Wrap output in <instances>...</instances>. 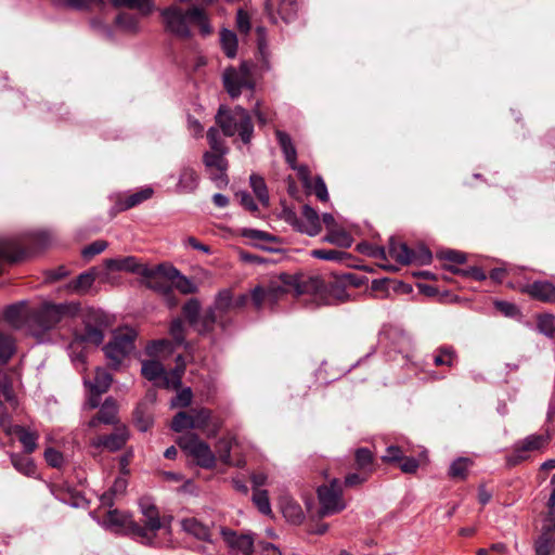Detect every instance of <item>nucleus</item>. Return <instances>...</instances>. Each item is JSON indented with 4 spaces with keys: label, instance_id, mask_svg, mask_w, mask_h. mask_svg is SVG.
Segmentation results:
<instances>
[{
    "label": "nucleus",
    "instance_id": "f257e3e1",
    "mask_svg": "<svg viewBox=\"0 0 555 555\" xmlns=\"http://www.w3.org/2000/svg\"><path fill=\"white\" fill-rule=\"evenodd\" d=\"M166 28L179 38L191 37V25H196L203 36H208L212 33V27L209 23L205 10L193 7L183 11L177 5L169 7L162 12Z\"/></svg>",
    "mask_w": 555,
    "mask_h": 555
},
{
    "label": "nucleus",
    "instance_id": "f03ea898",
    "mask_svg": "<svg viewBox=\"0 0 555 555\" xmlns=\"http://www.w3.org/2000/svg\"><path fill=\"white\" fill-rule=\"evenodd\" d=\"M270 305H274L284 294L295 293L296 295L308 294L309 292H319L322 288L320 276H309L301 279L292 274H281L272 280L268 287H264Z\"/></svg>",
    "mask_w": 555,
    "mask_h": 555
},
{
    "label": "nucleus",
    "instance_id": "7ed1b4c3",
    "mask_svg": "<svg viewBox=\"0 0 555 555\" xmlns=\"http://www.w3.org/2000/svg\"><path fill=\"white\" fill-rule=\"evenodd\" d=\"M216 121L227 137L238 134L242 142L250 143L254 132V125L249 113L242 106L227 109L221 106L216 116Z\"/></svg>",
    "mask_w": 555,
    "mask_h": 555
},
{
    "label": "nucleus",
    "instance_id": "20e7f679",
    "mask_svg": "<svg viewBox=\"0 0 555 555\" xmlns=\"http://www.w3.org/2000/svg\"><path fill=\"white\" fill-rule=\"evenodd\" d=\"M235 309L234 298L232 292L228 288L221 289L214 301V305L202 317L201 334L209 333L212 331L214 325L218 324L225 328L230 323L227 314Z\"/></svg>",
    "mask_w": 555,
    "mask_h": 555
},
{
    "label": "nucleus",
    "instance_id": "39448f33",
    "mask_svg": "<svg viewBox=\"0 0 555 555\" xmlns=\"http://www.w3.org/2000/svg\"><path fill=\"white\" fill-rule=\"evenodd\" d=\"M140 509L143 516V524L135 522L132 525V535L141 543L152 544L156 532L162 528V521L156 506L146 499L140 501Z\"/></svg>",
    "mask_w": 555,
    "mask_h": 555
},
{
    "label": "nucleus",
    "instance_id": "423d86ee",
    "mask_svg": "<svg viewBox=\"0 0 555 555\" xmlns=\"http://www.w3.org/2000/svg\"><path fill=\"white\" fill-rule=\"evenodd\" d=\"M135 336V331L126 328L117 332L113 339L104 347L105 357L112 369L117 370L122 361L132 352Z\"/></svg>",
    "mask_w": 555,
    "mask_h": 555
},
{
    "label": "nucleus",
    "instance_id": "0eeeda50",
    "mask_svg": "<svg viewBox=\"0 0 555 555\" xmlns=\"http://www.w3.org/2000/svg\"><path fill=\"white\" fill-rule=\"evenodd\" d=\"M322 281V288L319 292H309L320 304L332 305L335 302H344L350 294L347 292L348 286L354 287L358 283L353 274H346L343 278L335 279L328 284Z\"/></svg>",
    "mask_w": 555,
    "mask_h": 555
},
{
    "label": "nucleus",
    "instance_id": "6e6552de",
    "mask_svg": "<svg viewBox=\"0 0 555 555\" xmlns=\"http://www.w3.org/2000/svg\"><path fill=\"white\" fill-rule=\"evenodd\" d=\"M388 254L390 258L403 266H426L433 260V254L426 246L421 245L416 249H411L405 243L393 237L389 240Z\"/></svg>",
    "mask_w": 555,
    "mask_h": 555
},
{
    "label": "nucleus",
    "instance_id": "1a4fd4ad",
    "mask_svg": "<svg viewBox=\"0 0 555 555\" xmlns=\"http://www.w3.org/2000/svg\"><path fill=\"white\" fill-rule=\"evenodd\" d=\"M177 443L189 456H192L201 467L211 468L215 466V453L196 434L186 433L178 438Z\"/></svg>",
    "mask_w": 555,
    "mask_h": 555
},
{
    "label": "nucleus",
    "instance_id": "9d476101",
    "mask_svg": "<svg viewBox=\"0 0 555 555\" xmlns=\"http://www.w3.org/2000/svg\"><path fill=\"white\" fill-rule=\"evenodd\" d=\"M284 220L296 231L312 237L317 236L322 230L318 211L309 205L302 206L301 218L293 210H284Z\"/></svg>",
    "mask_w": 555,
    "mask_h": 555
},
{
    "label": "nucleus",
    "instance_id": "9b49d317",
    "mask_svg": "<svg viewBox=\"0 0 555 555\" xmlns=\"http://www.w3.org/2000/svg\"><path fill=\"white\" fill-rule=\"evenodd\" d=\"M85 330L79 335L81 341L99 346L104 340V331L109 326L111 320L102 310L90 309L85 317Z\"/></svg>",
    "mask_w": 555,
    "mask_h": 555
},
{
    "label": "nucleus",
    "instance_id": "f8f14e48",
    "mask_svg": "<svg viewBox=\"0 0 555 555\" xmlns=\"http://www.w3.org/2000/svg\"><path fill=\"white\" fill-rule=\"evenodd\" d=\"M318 498L320 501L319 515L321 517L337 514L346 508L341 486L337 479L331 481L330 485L321 486L318 489Z\"/></svg>",
    "mask_w": 555,
    "mask_h": 555
},
{
    "label": "nucleus",
    "instance_id": "ddd939ff",
    "mask_svg": "<svg viewBox=\"0 0 555 555\" xmlns=\"http://www.w3.org/2000/svg\"><path fill=\"white\" fill-rule=\"evenodd\" d=\"M223 85L233 99L240 96L243 89H254L251 66L244 62L237 68H228L223 74Z\"/></svg>",
    "mask_w": 555,
    "mask_h": 555
},
{
    "label": "nucleus",
    "instance_id": "4468645a",
    "mask_svg": "<svg viewBox=\"0 0 555 555\" xmlns=\"http://www.w3.org/2000/svg\"><path fill=\"white\" fill-rule=\"evenodd\" d=\"M105 266L108 270L131 272L143 278H154V275L157 274L156 267H149L147 264L141 263L133 256L106 259Z\"/></svg>",
    "mask_w": 555,
    "mask_h": 555
},
{
    "label": "nucleus",
    "instance_id": "2eb2a0df",
    "mask_svg": "<svg viewBox=\"0 0 555 555\" xmlns=\"http://www.w3.org/2000/svg\"><path fill=\"white\" fill-rule=\"evenodd\" d=\"M70 312L68 305L43 304L37 313V322L43 330L55 326Z\"/></svg>",
    "mask_w": 555,
    "mask_h": 555
},
{
    "label": "nucleus",
    "instance_id": "dca6fc26",
    "mask_svg": "<svg viewBox=\"0 0 555 555\" xmlns=\"http://www.w3.org/2000/svg\"><path fill=\"white\" fill-rule=\"evenodd\" d=\"M550 439L551 435L547 433L540 435H530L525 439L520 440L515 444L514 448V463L526 460L528 457L529 452L542 450L547 446Z\"/></svg>",
    "mask_w": 555,
    "mask_h": 555
},
{
    "label": "nucleus",
    "instance_id": "f3484780",
    "mask_svg": "<svg viewBox=\"0 0 555 555\" xmlns=\"http://www.w3.org/2000/svg\"><path fill=\"white\" fill-rule=\"evenodd\" d=\"M157 274H163L164 279L171 282L172 285L182 294H193L197 291L196 284L182 275L175 267L158 264L156 266Z\"/></svg>",
    "mask_w": 555,
    "mask_h": 555
},
{
    "label": "nucleus",
    "instance_id": "a211bd4d",
    "mask_svg": "<svg viewBox=\"0 0 555 555\" xmlns=\"http://www.w3.org/2000/svg\"><path fill=\"white\" fill-rule=\"evenodd\" d=\"M221 534L227 545L234 552L242 555L254 553V538L250 534H240L230 529H222Z\"/></svg>",
    "mask_w": 555,
    "mask_h": 555
},
{
    "label": "nucleus",
    "instance_id": "6ab92c4d",
    "mask_svg": "<svg viewBox=\"0 0 555 555\" xmlns=\"http://www.w3.org/2000/svg\"><path fill=\"white\" fill-rule=\"evenodd\" d=\"M199 175L194 168L190 166H183L179 171L175 192L178 194L194 193L199 185Z\"/></svg>",
    "mask_w": 555,
    "mask_h": 555
},
{
    "label": "nucleus",
    "instance_id": "aec40b11",
    "mask_svg": "<svg viewBox=\"0 0 555 555\" xmlns=\"http://www.w3.org/2000/svg\"><path fill=\"white\" fill-rule=\"evenodd\" d=\"M117 413L118 406L115 400L107 398L101 405L99 413L89 421L88 425L89 427H96L99 424H116L118 422Z\"/></svg>",
    "mask_w": 555,
    "mask_h": 555
},
{
    "label": "nucleus",
    "instance_id": "412c9836",
    "mask_svg": "<svg viewBox=\"0 0 555 555\" xmlns=\"http://www.w3.org/2000/svg\"><path fill=\"white\" fill-rule=\"evenodd\" d=\"M522 292L529 294L532 298L555 302V285L547 281H537L521 288Z\"/></svg>",
    "mask_w": 555,
    "mask_h": 555
},
{
    "label": "nucleus",
    "instance_id": "4be33fe9",
    "mask_svg": "<svg viewBox=\"0 0 555 555\" xmlns=\"http://www.w3.org/2000/svg\"><path fill=\"white\" fill-rule=\"evenodd\" d=\"M128 440V434L125 428H117L115 433L108 436H100L93 440L92 444L96 448L104 447L109 451L120 450Z\"/></svg>",
    "mask_w": 555,
    "mask_h": 555
},
{
    "label": "nucleus",
    "instance_id": "5701e85b",
    "mask_svg": "<svg viewBox=\"0 0 555 555\" xmlns=\"http://www.w3.org/2000/svg\"><path fill=\"white\" fill-rule=\"evenodd\" d=\"M104 524L106 527L115 530H126L132 535V525L134 524V520L130 515L113 509L107 513Z\"/></svg>",
    "mask_w": 555,
    "mask_h": 555
},
{
    "label": "nucleus",
    "instance_id": "b1692460",
    "mask_svg": "<svg viewBox=\"0 0 555 555\" xmlns=\"http://www.w3.org/2000/svg\"><path fill=\"white\" fill-rule=\"evenodd\" d=\"M280 507L283 516L291 524L298 525L305 518L301 506L291 498H282Z\"/></svg>",
    "mask_w": 555,
    "mask_h": 555
},
{
    "label": "nucleus",
    "instance_id": "393cba45",
    "mask_svg": "<svg viewBox=\"0 0 555 555\" xmlns=\"http://www.w3.org/2000/svg\"><path fill=\"white\" fill-rule=\"evenodd\" d=\"M177 362L179 363L176 369L165 372L163 376V382L157 383V387H164L167 389H178L181 386V379L184 374V362L182 361V357L178 356Z\"/></svg>",
    "mask_w": 555,
    "mask_h": 555
},
{
    "label": "nucleus",
    "instance_id": "a878e982",
    "mask_svg": "<svg viewBox=\"0 0 555 555\" xmlns=\"http://www.w3.org/2000/svg\"><path fill=\"white\" fill-rule=\"evenodd\" d=\"M181 527L183 531L195 537L198 540L209 541L210 529L194 517L185 518L181 520Z\"/></svg>",
    "mask_w": 555,
    "mask_h": 555
},
{
    "label": "nucleus",
    "instance_id": "bb28decb",
    "mask_svg": "<svg viewBox=\"0 0 555 555\" xmlns=\"http://www.w3.org/2000/svg\"><path fill=\"white\" fill-rule=\"evenodd\" d=\"M7 433L18 437V440L22 442L26 453H31L36 450L38 439L37 434L28 431L25 427L20 425L9 427Z\"/></svg>",
    "mask_w": 555,
    "mask_h": 555
},
{
    "label": "nucleus",
    "instance_id": "cd10ccee",
    "mask_svg": "<svg viewBox=\"0 0 555 555\" xmlns=\"http://www.w3.org/2000/svg\"><path fill=\"white\" fill-rule=\"evenodd\" d=\"M112 382V375L106 370L98 367L93 380H85V384L89 386L90 392L102 395L108 390Z\"/></svg>",
    "mask_w": 555,
    "mask_h": 555
},
{
    "label": "nucleus",
    "instance_id": "c85d7f7f",
    "mask_svg": "<svg viewBox=\"0 0 555 555\" xmlns=\"http://www.w3.org/2000/svg\"><path fill=\"white\" fill-rule=\"evenodd\" d=\"M275 134L283 151V154L285 156L286 163L289 165L292 169H297V152L292 142L291 137L287 133L280 130H276Z\"/></svg>",
    "mask_w": 555,
    "mask_h": 555
},
{
    "label": "nucleus",
    "instance_id": "c756f323",
    "mask_svg": "<svg viewBox=\"0 0 555 555\" xmlns=\"http://www.w3.org/2000/svg\"><path fill=\"white\" fill-rule=\"evenodd\" d=\"M165 369L163 364L155 360H147L142 362L141 373L142 375L157 386V383L163 382L165 375Z\"/></svg>",
    "mask_w": 555,
    "mask_h": 555
},
{
    "label": "nucleus",
    "instance_id": "7c9ffc66",
    "mask_svg": "<svg viewBox=\"0 0 555 555\" xmlns=\"http://www.w3.org/2000/svg\"><path fill=\"white\" fill-rule=\"evenodd\" d=\"M433 360L437 366L446 365L452 367L457 361V354L453 347L441 346L436 349Z\"/></svg>",
    "mask_w": 555,
    "mask_h": 555
},
{
    "label": "nucleus",
    "instance_id": "2f4dec72",
    "mask_svg": "<svg viewBox=\"0 0 555 555\" xmlns=\"http://www.w3.org/2000/svg\"><path fill=\"white\" fill-rule=\"evenodd\" d=\"M154 191L152 188H144L131 195H128L124 201L118 203L119 210H127L152 197Z\"/></svg>",
    "mask_w": 555,
    "mask_h": 555
},
{
    "label": "nucleus",
    "instance_id": "473e14b6",
    "mask_svg": "<svg viewBox=\"0 0 555 555\" xmlns=\"http://www.w3.org/2000/svg\"><path fill=\"white\" fill-rule=\"evenodd\" d=\"M235 442H236L235 438H233V437H223V438L219 439L217 442V446H216L217 453L222 463H224L227 465L242 466L243 463L241 461L233 464L232 459H231V450Z\"/></svg>",
    "mask_w": 555,
    "mask_h": 555
},
{
    "label": "nucleus",
    "instance_id": "72a5a7b5",
    "mask_svg": "<svg viewBox=\"0 0 555 555\" xmlns=\"http://www.w3.org/2000/svg\"><path fill=\"white\" fill-rule=\"evenodd\" d=\"M3 322L10 327L20 328L24 322L23 306L12 305L3 312Z\"/></svg>",
    "mask_w": 555,
    "mask_h": 555
},
{
    "label": "nucleus",
    "instance_id": "f704fd0d",
    "mask_svg": "<svg viewBox=\"0 0 555 555\" xmlns=\"http://www.w3.org/2000/svg\"><path fill=\"white\" fill-rule=\"evenodd\" d=\"M182 310H183L185 318L189 320V322L192 325L197 326L198 331L201 328H203L202 327V318L201 319L198 318L199 310H201V304L197 299L191 298L190 300H188L184 304Z\"/></svg>",
    "mask_w": 555,
    "mask_h": 555
},
{
    "label": "nucleus",
    "instance_id": "c9c22d12",
    "mask_svg": "<svg viewBox=\"0 0 555 555\" xmlns=\"http://www.w3.org/2000/svg\"><path fill=\"white\" fill-rule=\"evenodd\" d=\"M324 242L348 248L352 244L351 235L345 230L331 229L324 237Z\"/></svg>",
    "mask_w": 555,
    "mask_h": 555
},
{
    "label": "nucleus",
    "instance_id": "e433bc0d",
    "mask_svg": "<svg viewBox=\"0 0 555 555\" xmlns=\"http://www.w3.org/2000/svg\"><path fill=\"white\" fill-rule=\"evenodd\" d=\"M192 429H205L211 423V411L206 408L191 410Z\"/></svg>",
    "mask_w": 555,
    "mask_h": 555
},
{
    "label": "nucleus",
    "instance_id": "4c0bfd02",
    "mask_svg": "<svg viewBox=\"0 0 555 555\" xmlns=\"http://www.w3.org/2000/svg\"><path fill=\"white\" fill-rule=\"evenodd\" d=\"M11 462L16 470L26 476H31L36 472V467L33 460L27 455L12 454Z\"/></svg>",
    "mask_w": 555,
    "mask_h": 555
},
{
    "label": "nucleus",
    "instance_id": "58836bf2",
    "mask_svg": "<svg viewBox=\"0 0 555 555\" xmlns=\"http://www.w3.org/2000/svg\"><path fill=\"white\" fill-rule=\"evenodd\" d=\"M176 344L169 339L153 340L146 346V353L153 357L169 354L173 351Z\"/></svg>",
    "mask_w": 555,
    "mask_h": 555
},
{
    "label": "nucleus",
    "instance_id": "ea45409f",
    "mask_svg": "<svg viewBox=\"0 0 555 555\" xmlns=\"http://www.w3.org/2000/svg\"><path fill=\"white\" fill-rule=\"evenodd\" d=\"M250 186L256 194L257 198L263 206L269 205V194L267 185L262 177L258 175H251L249 178Z\"/></svg>",
    "mask_w": 555,
    "mask_h": 555
},
{
    "label": "nucleus",
    "instance_id": "a19ab883",
    "mask_svg": "<svg viewBox=\"0 0 555 555\" xmlns=\"http://www.w3.org/2000/svg\"><path fill=\"white\" fill-rule=\"evenodd\" d=\"M221 152H206L203 156V162L208 168H216L218 171L223 173L227 170V160Z\"/></svg>",
    "mask_w": 555,
    "mask_h": 555
},
{
    "label": "nucleus",
    "instance_id": "79ce46f5",
    "mask_svg": "<svg viewBox=\"0 0 555 555\" xmlns=\"http://www.w3.org/2000/svg\"><path fill=\"white\" fill-rule=\"evenodd\" d=\"M162 278H164L163 274H155L154 278H145V279L147 280L149 287L166 295L168 297V305L170 307H175V306H177V300H172L169 296L171 293V286L166 282H162L160 281Z\"/></svg>",
    "mask_w": 555,
    "mask_h": 555
},
{
    "label": "nucleus",
    "instance_id": "37998d69",
    "mask_svg": "<svg viewBox=\"0 0 555 555\" xmlns=\"http://www.w3.org/2000/svg\"><path fill=\"white\" fill-rule=\"evenodd\" d=\"M220 41L227 56L234 57L237 50L236 35L231 30L223 29L220 34Z\"/></svg>",
    "mask_w": 555,
    "mask_h": 555
},
{
    "label": "nucleus",
    "instance_id": "c03bdc74",
    "mask_svg": "<svg viewBox=\"0 0 555 555\" xmlns=\"http://www.w3.org/2000/svg\"><path fill=\"white\" fill-rule=\"evenodd\" d=\"M134 420L141 431H146L153 424L151 414L146 411L145 403H140L134 411Z\"/></svg>",
    "mask_w": 555,
    "mask_h": 555
},
{
    "label": "nucleus",
    "instance_id": "a18cd8bd",
    "mask_svg": "<svg viewBox=\"0 0 555 555\" xmlns=\"http://www.w3.org/2000/svg\"><path fill=\"white\" fill-rule=\"evenodd\" d=\"M554 550V538L553 535L544 531L535 542V553L538 555H551Z\"/></svg>",
    "mask_w": 555,
    "mask_h": 555
},
{
    "label": "nucleus",
    "instance_id": "49530a36",
    "mask_svg": "<svg viewBox=\"0 0 555 555\" xmlns=\"http://www.w3.org/2000/svg\"><path fill=\"white\" fill-rule=\"evenodd\" d=\"M95 273L88 271L81 273L73 283L72 288L78 293H86L94 283Z\"/></svg>",
    "mask_w": 555,
    "mask_h": 555
},
{
    "label": "nucleus",
    "instance_id": "de8ad7c7",
    "mask_svg": "<svg viewBox=\"0 0 555 555\" xmlns=\"http://www.w3.org/2000/svg\"><path fill=\"white\" fill-rule=\"evenodd\" d=\"M116 5H125L131 9L139 10L142 14L146 15L152 12V0H113Z\"/></svg>",
    "mask_w": 555,
    "mask_h": 555
},
{
    "label": "nucleus",
    "instance_id": "09e8293b",
    "mask_svg": "<svg viewBox=\"0 0 555 555\" xmlns=\"http://www.w3.org/2000/svg\"><path fill=\"white\" fill-rule=\"evenodd\" d=\"M253 502L263 515L271 514V504L266 490H255L253 493Z\"/></svg>",
    "mask_w": 555,
    "mask_h": 555
},
{
    "label": "nucleus",
    "instance_id": "8fccbe9b",
    "mask_svg": "<svg viewBox=\"0 0 555 555\" xmlns=\"http://www.w3.org/2000/svg\"><path fill=\"white\" fill-rule=\"evenodd\" d=\"M296 0H279V14L285 22H291L297 14Z\"/></svg>",
    "mask_w": 555,
    "mask_h": 555
},
{
    "label": "nucleus",
    "instance_id": "3c124183",
    "mask_svg": "<svg viewBox=\"0 0 555 555\" xmlns=\"http://www.w3.org/2000/svg\"><path fill=\"white\" fill-rule=\"evenodd\" d=\"M192 415L191 412H178L171 422V429L176 433H181L185 429H192Z\"/></svg>",
    "mask_w": 555,
    "mask_h": 555
},
{
    "label": "nucleus",
    "instance_id": "603ef678",
    "mask_svg": "<svg viewBox=\"0 0 555 555\" xmlns=\"http://www.w3.org/2000/svg\"><path fill=\"white\" fill-rule=\"evenodd\" d=\"M538 327L546 336H553L555 333V315L542 314L538 319Z\"/></svg>",
    "mask_w": 555,
    "mask_h": 555
},
{
    "label": "nucleus",
    "instance_id": "864d4df0",
    "mask_svg": "<svg viewBox=\"0 0 555 555\" xmlns=\"http://www.w3.org/2000/svg\"><path fill=\"white\" fill-rule=\"evenodd\" d=\"M116 24L126 31H133L138 27V18L133 14L121 13L116 17Z\"/></svg>",
    "mask_w": 555,
    "mask_h": 555
},
{
    "label": "nucleus",
    "instance_id": "5fc2aeb1",
    "mask_svg": "<svg viewBox=\"0 0 555 555\" xmlns=\"http://www.w3.org/2000/svg\"><path fill=\"white\" fill-rule=\"evenodd\" d=\"M207 140L212 151L225 153L227 149L222 139L220 138L219 130L217 128L211 127L207 131Z\"/></svg>",
    "mask_w": 555,
    "mask_h": 555
},
{
    "label": "nucleus",
    "instance_id": "6e6d98bb",
    "mask_svg": "<svg viewBox=\"0 0 555 555\" xmlns=\"http://www.w3.org/2000/svg\"><path fill=\"white\" fill-rule=\"evenodd\" d=\"M169 333L173 339V343L181 345L184 341V326L181 319H176L171 322Z\"/></svg>",
    "mask_w": 555,
    "mask_h": 555
},
{
    "label": "nucleus",
    "instance_id": "4d7b16f0",
    "mask_svg": "<svg viewBox=\"0 0 555 555\" xmlns=\"http://www.w3.org/2000/svg\"><path fill=\"white\" fill-rule=\"evenodd\" d=\"M193 398V393L191 388H184L177 393V396L171 400L172 408H186L191 404Z\"/></svg>",
    "mask_w": 555,
    "mask_h": 555
},
{
    "label": "nucleus",
    "instance_id": "13d9d810",
    "mask_svg": "<svg viewBox=\"0 0 555 555\" xmlns=\"http://www.w3.org/2000/svg\"><path fill=\"white\" fill-rule=\"evenodd\" d=\"M311 255L317 259L339 261L343 259L344 253L336 249H314Z\"/></svg>",
    "mask_w": 555,
    "mask_h": 555
},
{
    "label": "nucleus",
    "instance_id": "bf43d9fd",
    "mask_svg": "<svg viewBox=\"0 0 555 555\" xmlns=\"http://www.w3.org/2000/svg\"><path fill=\"white\" fill-rule=\"evenodd\" d=\"M447 269L450 270L452 273L461 274L464 276H472L477 281H482L486 279L485 272L480 268H477V267H473L467 270H463V269L455 268L454 266H448Z\"/></svg>",
    "mask_w": 555,
    "mask_h": 555
},
{
    "label": "nucleus",
    "instance_id": "052dcab7",
    "mask_svg": "<svg viewBox=\"0 0 555 555\" xmlns=\"http://www.w3.org/2000/svg\"><path fill=\"white\" fill-rule=\"evenodd\" d=\"M107 247V243L105 241H95L93 243H91L90 245L86 246L83 249H82V257L85 259H91L92 257H94L95 255H99L101 254L102 251H104Z\"/></svg>",
    "mask_w": 555,
    "mask_h": 555
},
{
    "label": "nucleus",
    "instance_id": "680f3d73",
    "mask_svg": "<svg viewBox=\"0 0 555 555\" xmlns=\"http://www.w3.org/2000/svg\"><path fill=\"white\" fill-rule=\"evenodd\" d=\"M469 466L467 459H457L450 466V475L454 478H464Z\"/></svg>",
    "mask_w": 555,
    "mask_h": 555
},
{
    "label": "nucleus",
    "instance_id": "e2e57ef3",
    "mask_svg": "<svg viewBox=\"0 0 555 555\" xmlns=\"http://www.w3.org/2000/svg\"><path fill=\"white\" fill-rule=\"evenodd\" d=\"M44 459L50 466L56 468L61 467L64 463L63 454L53 448L46 449Z\"/></svg>",
    "mask_w": 555,
    "mask_h": 555
},
{
    "label": "nucleus",
    "instance_id": "0e129e2a",
    "mask_svg": "<svg viewBox=\"0 0 555 555\" xmlns=\"http://www.w3.org/2000/svg\"><path fill=\"white\" fill-rule=\"evenodd\" d=\"M251 300L257 309H261L267 302L270 304L268 293L264 287L257 286L251 292Z\"/></svg>",
    "mask_w": 555,
    "mask_h": 555
},
{
    "label": "nucleus",
    "instance_id": "69168bd1",
    "mask_svg": "<svg viewBox=\"0 0 555 555\" xmlns=\"http://www.w3.org/2000/svg\"><path fill=\"white\" fill-rule=\"evenodd\" d=\"M438 257L452 263H464L466 261L465 254L453 249L442 250L438 254Z\"/></svg>",
    "mask_w": 555,
    "mask_h": 555
},
{
    "label": "nucleus",
    "instance_id": "338daca9",
    "mask_svg": "<svg viewBox=\"0 0 555 555\" xmlns=\"http://www.w3.org/2000/svg\"><path fill=\"white\" fill-rule=\"evenodd\" d=\"M403 457L402 450L397 446H389L386 449L385 454L382 456V460L386 463H396L400 462Z\"/></svg>",
    "mask_w": 555,
    "mask_h": 555
},
{
    "label": "nucleus",
    "instance_id": "774afa93",
    "mask_svg": "<svg viewBox=\"0 0 555 555\" xmlns=\"http://www.w3.org/2000/svg\"><path fill=\"white\" fill-rule=\"evenodd\" d=\"M356 462L359 468H366L372 463V453L366 448L358 449L356 452Z\"/></svg>",
    "mask_w": 555,
    "mask_h": 555
}]
</instances>
